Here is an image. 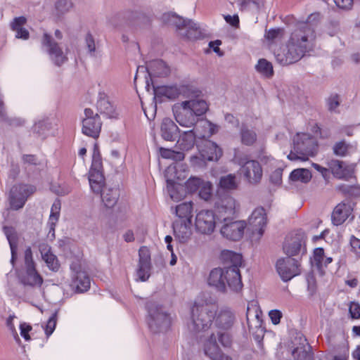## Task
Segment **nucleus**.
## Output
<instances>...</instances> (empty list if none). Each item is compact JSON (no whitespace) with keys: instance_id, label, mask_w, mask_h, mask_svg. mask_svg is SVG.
<instances>
[{"instance_id":"f257e3e1","label":"nucleus","mask_w":360,"mask_h":360,"mask_svg":"<svg viewBox=\"0 0 360 360\" xmlns=\"http://www.w3.org/2000/svg\"><path fill=\"white\" fill-rule=\"evenodd\" d=\"M318 13L308 16L306 21L298 22L285 45L274 51L276 62L282 66L294 64L308 51L309 41L314 39V30L319 21Z\"/></svg>"},{"instance_id":"f03ea898","label":"nucleus","mask_w":360,"mask_h":360,"mask_svg":"<svg viewBox=\"0 0 360 360\" xmlns=\"http://www.w3.org/2000/svg\"><path fill=\"white\" fill-rule=\"evenodd\" d=\"M217 211L218 219L224 224L220 228L221 235L228 240L238 241L244 234L247 224L245 221H233L232 217L236 212V201L232 197L228 196L221 199L217 204Z\"/></svg>"},{"instance_id":"7ed1b4c3","label":"nucleus","mask_w":360,"mask_h":360,"mask_svg":"<svg viewBox=\"0 0 360 360\" xmlns=\"http://www.w3.org/2000/svg\"><path fill=\"white\" fill-rule=\"evenodd\" d=\"M208 284L214 287L217 290L225 292L229 288L233 292H239L243 288L240 274L235 269H227L224 268H214L208 278Z\"/></svg>"},{"instance_id":"20e7f679","label":"nucleus","mask_w":360,"mask_h":360,"mask_svg":"<svg viewBox=\"0 0 360 360\" xmlns=\"http://www.w3.org/2000/svg\"><path fill=\"white\" fill-rule=\"evenodd\" d=\"M191 321L189 330L194 333L208 330L217 315V307L207 303L195 302L191 309Z\"/></svg>"},{"instance_id":"39448f33","label":"nucleus","mask_w":360,"mask_h":360,"mask_svg":"<svg viewBox=\"0 0 360 360\" xmlns=\"http://www.w3.org/2000/svg\"><path fill=\"white\" fill-rule=\"evenodd\" d=\"M165 23L176 27L179 34L189 40H196L202 37L200 28L191 20L184 19L174 13H165L162 15Z\"/></svg>"},{"instance_id":"423d86ee","label":"nucleus","mask_w":360,"mask_h":360,"mask_svg":"<svg viewBox=\"0 0 360 360\" xmlns=\"http://www.w3.org/2000/svg\"><path fill=\"white\" fill-rule=\"evenodd\" d=\"M146 307L148 314V325L151 332L159 333L167 331L170 326L171 320L162 307L154 301H149Z\"/></svg>"},{"instance_id":"0eeeda50","label":"nucleus","mask_w":360,"mask_h":360,"mask_svg":"<svg viewBox=\"0 0 360 360\" xmlns=\"http://www.w3.org/2000/svg\"><path fill=\"white\" fill-rule=\"evenodd\" d=\"M152 86L155 103H162L165 101V98L174 100L180 95H183L185 97H189L194 93L188 85L156 86L152 82Z\"/></svg>"},{"instance_id":"6e6552de","label":"nucleus","mask_w":360,"mask_h":360,"mask_svg":"<svg viewBox=\"0 0 360 360\" xmlns=\"http://www.w3.org/2000/svg\"><path fill=\"white\" fill-rule=\"evenodd\" d=\"M293 148L300 155L314 157L318 153L319 144L313 136L306 133H298L293 138Z\"/></svg>"},{"instance_id":"1a4fd4ad","label":"nucleus","mask_w":360,"mask_h":360,"mask_svg":"<svg viewBox=\"0 0 360 360\" xmlns=\"http://www.w3.org/2000/svg\"><path fill=\"white\" fill-rule=\"evenodd\" d=\"M219 202L220 200L215 202L214 211L202 210L197 214L195 223L197 231L207 235H209L214 231L216 224L220 222L218 219L219 214L217 211V204Z\"/></svg>"},{"instance_id":"9d476101","label":"nucleus","mask_w":360,"mask_h":360,"mask_svg":"<svg viewBox=\"0 0 360 360\" xmlns=\"http://www.w3.org/2000/svg\"><path fill=\"white\" fill-rule=\"evenodd\" d=\"M36 191V187L29 184H19L13 186L9 195L10 208L13 210L22 209L28 198Z\"/></svg>"},{"instance_id":"9b49d317","label":"nucleus","mask_w":360,"mask_h":360,"mask_svg":"<svg viewBox=\"0 0 360 360\" xmlns=\"http://www.w3.org/2000/svg\"><path fill=\"white\" fill-rule=\"evenodd\" d=\"M306 240L307 236L301 230L288 235L283 243V252L290 257L297 255L301 252L304 254L306 252Z\"/></svg>"},{"instance_id":"f8f14e48","label":"nucleus","mask_w":360,"mask_h":360,"mask_svg":"<svg viewBox=\"0 0 360 360\" xmlns=\"http://www.w3.org/2000/svg\"><path fill=\"white\" fill-rule=\"evenodd\" d=\"M300 264L297 260L290 257L280 258L276 264V269L281 278L288 282L301 273Z\"/></svg>"},{"instance_id":"ddd939ff","label":"nucleus","mask_w":360,"mask_h":360,"mask_svg":"<svg viewBox=\"0 0 360 360\" xmlns=\"http://www.w3.org/2000/svg\"><path fill=\"white\" fill-rule=\"evenodd\" d=\"M85 117L82 120V133L96 139L101 129L102 122L98 113L94 114L91 108L84 110Z\"/></svg>"},{"instance_id":"4468645a","label":"nucleus","mask_w":360,"mask_h":360,"mask_svg":"<svg viewBox=\"0 0 360 360\" xmlns=\"http://www.w3.org/2000/svg\"><path fill=\"white\" fill-rule=\"evenodd\" d=\"M172 112L176 121L181 126L191 127L198 122V118L194 115L189 105L184 104V101L175 103L172 107Z\"/></svg>"},{"instance_id":"2eb2a0df","label":"nucleus","mask_w":360,"mask_h":360,"mask_svg":"<svg viewBox=\"0 0 360 360\" xmlns=\"http://www.w3.org/2000/svg\"><path fill=\"white\" fill-rule=\"evenodd\" d=\"M41 44L43 46L46 47L51 59L56 65L60 66L67 61L68 58L64 54L58 43L54 41L51 35L44 33L43 34Z\"/></svg>"},{"instance_id":"dca6fc26","label":"nucleus","mask_w":360,"mask_h":360,"mask_svg":"<svg viewBox=\"0 0 360 360\" xmlns=\"http://www.w3.org/2000/svg\"><path fill=\"white\" fill-rule=\"evenodd\" d=\"M240 174L252 184H256L260 181L262 177V168L257 160H248L243 165L240 169Z\"/></svg>"},{"instance_id":"f3484780","label":"nucleus","mask_w":360,"mask_h":360,"mask_svg":"<svg viewBox=\"0 0 360 360\" xmlns=\"http://www.w3.org/2000/svg\"><path fill=\"white\" fill-rule=\"evenodd\" d=\"M333 175L340 179L351 178L354 172V165L339 160H330L327 163Z\"/></svg>"},{"instance_id":"a211bd4d","label":"nucleus","mask_w":360,"mask_h":360,"mask_svg":"<svg viewBox=\"0 0 360 360\" xmlns=\"http://www.w3.org/2000/svg\"><path fill=\"white\" fill-rule=\"evenodd\" d=\"M249 225L253 234L257 233L261 237L264 231V227L267 223L265 210L262 207L255 209L248 219Z\"/></svg>"},{"instance_id":"6ab92c4d","label":"nucleus","mask_w":360,"mask_h":360,"mask_svg":"<svg viewBox=\"0 0 360 360\" xmlns=\"http://www.w3.org/2000/svg\"><path fill=\"white\" fill-rule=\"evenodd\" d=\"M139 268L137 275L141 281H146L150 276V271L151 269L150 253L148 248L142 246L139 250Z\"/></svg>"},{"instance_id":"aec40b11","label":"nucleus","mask_w":360,"mask_h":360,"mask_svg":"<svg viewBox=\"0 0 360 360\" xmlns=\"http://www.w3.org/2000/svg\"><path fill=\"white\" fill-rule=\"evenodd\" d=\"M151 82L153 77H165L170 74V68L160 59L153 60L146 63V67Z\"/></svg>"},{"instance_id":"412c9836","label":"nucleus","mask_w":360,"mask_h":360,"mask_svg":"<svg viewBox=\"0 0 360 360\" xmlns=\"http://www.w3.org/2000/svg\"><path fill=\"white\" fill-rule=\"evenodd\" d=\"M192 221L189 219H176L173 222V229L175 238L181 243H184L190 238L192 231Z\"/></svg>"},{"instance_id":"4be33fe9","label":"nucleus","mask_w":360,"mask_h":360,"mask_svg":"<svg viewBox=\"0 0 360 360\" xmlns=\"http://www.w3.org/2000/svg\"><path fill=\"white\" fill-rule=\"evenodd\" d=\"M238 183L236 181L235 174H229L221 176L219 179V189L217 191V194L220 196L218 200L224 199L228 196L231 197L225 193L235 191L238 188Z\"/></svg>"},{"instance_id":"5701e85b","label":"nucleus","mask_w":360,"mask_h":360,"mask_svg":"<svg viewBox=\"0 0 360 360\" xmlns=\"http://www.w3.org/2000/svg\"><path fill=\"white\" fill-rule=\"evenodd\" d=\"M179 129L177 125L168 117H165L160 125V134L165 141H174L179 136Z\"/></svg>"},{"instance_id":"b1692460","label":"nucleus","mask_w":360,"mask_h":360,"mask_svg":"<svg viewBox=\"0 0 360 360\" xmlns=\"http://www.w3.org/2000/svg\"><path fill=\"white\" fill-rule=\"evenodd\" d=\"M353 211L350 202H340L334 209L332 214V221L334 225L343 224Z\"/></svg>"},{"instance_id":"393cba45","label":"nucleus","mask_w":360,"mask_h":360,"mask_svg":"<svg viewBox=\"0 0 360 360\" xmlns=\"http://www.w3.org/2000/svg\"><path fill=\"white\" fill-rule=\"evenodd\" d=\"M200 155L204 161H217L222 155V150L216 143L206 141Z\"/></svg>"},{"instance_id":"a878e982","label":"nucleus","mask_w":360,"mask_h":360,"mask_svg":"<svg viewBox=\"0 0 360 360\" xmlns=\"http://www.w3.org/2000/svg\"><path fill=\"white\" fill-rule=\"evenodd\" d=\"M96 108L101 114L105 115L109 118H116L117 117L114 106L105 93H99Z\"/></svg>"},{"instance_id":"bb28decb","label":"nucleus","mask_w":360,"mask_h":360,"mask_svg":"<svg viewBox=\"0 0 360 360\" xmlns=\"http://www.w3.org/2000/svg\"><path fill=\"white\" fill-rule=\"evenodd\" d=\"M20 281L24 285L31 287H41L44 281L36 268L25 269V273L20 277Z\"/></svg>"},{"instance_id":"cd10ccee","label":"nucleus","mask_w":360,"mask_h":360,"mask_svg":"<svg viewBox=\"0 0 360 360\" xmlns=\"http://www.w3.org/2000/svg\"><path fill=\"white\" fill-rule=\"evenodd\" d=\"M89 181L91 190L94 193H99L105 185V178L102 172V169L90 168Z\"/></svg>"},{"instance_id":"c85d7f7f","label":"nucleus","mask_w":360,"mask_h":360,"mask_svg":"<svg viewBox=\"0 0 360 360\" xmlns=\"http://www.w3.org/2000/svg\"><path fill=\"white\" fill-rule=\"evenodd\" d=\"M3 231L6 236L8 241L11 258V263L13 266L15 265V262L17 259V250H18V236L15 228L13 226H4L3 227Z\"/></svg>"},{"instance_id":"c756f323","label":"nucleus","mask_w":360,"mask_h":360,"mask_svg":"<svg viewBox=\"0 0 360 360\" xmlns=\"http://www.w3.org/2000/svg\"><path fill=\"white\" fill-rule=\"evenodd\" d=\"M102 202L107 208L113 207L120 197V191L117 188L105 186L100 191Z\"/></svg>"},{"instance_id":"7c9ffc66","label":"nucleus","mask_w":360,"mask_h":360,"mask_svg":"<svg viewBox=\"0 0 360 360\" xmlns=\"http://www.w3.org/2000/svg\"><path fill=\"white\" fill-rule=\"evenodd\" d=\"M234 320V314L230 309H222L218 315H216L215 324L217 328L228 330L232 327Z\"/></svg>"},{"instance_id":"2f4dec72","label":"nucleus","mask_w":360,"mask_h":360,"mask_svg":"<svg viewBox=\"0 0 360 360\" xmlns=\"http://www.w3.org/2000/svg\"><path fill=\"white\" fill-rule=\"evenodd\" d=\"M300 345L293 349L292 354L296 360H312L313 354L307 348L310 349L307 339L302 335L300 336Z\"/></svg>"},{"instance_id":"473e14b6","label":"nucleus","mask_w":360,"mask_h":360,"mask_svg":"<svg viewBox=\"0 0 360 360\" xmlns=\"http://www.w3.org/2000/svg\"><path fill=\"white\" fill-rule=\"evenodd\" d=\"M204 352L211 360H217L224 354L221 353L217 342V338L213 333L205 343Z\"/></svg>"},{"instance_id":"72a5a7b5","label":"nucleus","mask_w":360,"mask_h":360,"mask_svg":"<svg viewBox=\"0 0 360 360\" xmlns=\"http://www.w3.org/2000/svg\"><path fill=\"white\" fill-rule=\"evenodd\" d=\"M221 259L230 266H226L227 269H235L236 271L240 273L239 266L242 264V255L239 253L234 252L231 250H223L221 252Z\"/></svg>"},{"instance_id":"f704fd0d","label":"nucleus","mask_w":360,"mask_h":360,"mask_svg":"<svg viewBox=\"0 0 360 360\" xmlns=\"http://www.w3.org/2000/svg\"><path fill=\"white\" fill-rule=\"evenodd\" d=\"M72 285L78 292L87 291L90 288V278L85 271L76 272L72 277Z\"/></svg>"},{"instance_id":"c9c22d12","label":"nucleus","mask_w":360,"mask_h":360,"mask_svg":"<svg viewBox=\"0 0 360 360\" xmlns=\"http://www.w3.org/2000/svg\"><path fill=\"white\" fill-rule=\"evenodd\" d=\"M27 19L24 16L15 18L11 22L10 26L12 30L15 32V37L27 40L30 37V33L27 30L23 27L26 24Z\"/></svg>"},{"instance_id":"e433bc0d","label":"nucleus","mask_w":360,"mask_h":360,"mask_svg":"<svg viewBox=\"0 0 360 360\" xmlns=\"http://www.w3.org/2000/svg\"><path fill=\"white\" fill-rule=\"evenodd\" d=\"M48 245L40 246V252L42 259L46 262L47 266L53 271H57L59 269L60 264L57 257L50 251Z\"/></svg>"},{"instance_id":"4c0bfd02","label":"nucleus","mask_w":360,"mask_h":360,"mask_svg":"<svg viewBox=\"0 0 360 360\" xmlns=\"http://www.w3.org/2000/svg\"><path fill=\"white\" fill-rule=\"evenodd\" d=\"M196 136H198V135L193 130L185 131L181 136L179 135L177 141L179 148L182 150H191L194 146Z\"/></svg>"},{"instance_id":"58836bf2","label":"nucleus","mask_w":360,"mask_h":360,"mask_svg":"<svg viewBox=\"0 0 360 360\" xmlns=\"http://www.w3.org/2000/svg\"><path fill=\"white\" fill-rule=\"evenodd\" d=\"M184 105L190 106L191 110L195 115L196 117L204 115L208 110L207 102L202 99H194L184 101Z\"/></svg>"},{"instance_id":"ea45409f","label":"nucleus","mask_w":360,"mask_h":360,"mask_svg":"<svg viewBox=\"0 0 360 360\" xmlns=\"http://www.w3.org/2000/svg\"><path fill=\"white\" fill-rule=\"evenodd\" d=\"M241 143L245 146H252L257 141V134L246 124H243L240 129Z\"/></svg>"},{"instance_id":"a19ab883","label":"nucleus","mask_w":360,"mask_h":360,"mask_svg":"<svg viewBox=\"0 0 360 360\" xmlns=\"http://www.w3.org/2000/svg\"><path fill=\"white\" fill-rule=\"evenodd\" d=\"M193 212L192 202H186L176 205L175 212L179 217L178 219L191 220Z\"/></svg>"},{"instance_id":"79ce46f5","label":"nucleus","mask_w":360,"mask_h":360,"mask_svg":"<svg viewBox=\"0 0 360 360\" xmlns=\"http://www.w3.org/2000/svg\"><path fill=\"white\" fill-rule=\"evenodd\" d=\"M289 179L292 181H301L306 184L311 180V174L307 169H296L290 173Z\"/></svg>"},{"instance_id":"37998d69","label":"nucleus","mask_w":360,"mask_h":360,"mask_svg":"<svg viewBox=\"0 0 360 360\" xmlns=\"http://www.w3.org/2000/svg\"><path fill=\"white\" fill-rule=\"evenodd\" d=\"M352 149H353L352 145L347 143L345 140L336 142L333 146V153L339 157L347 156Z\"/></svg>"},{"instance_id":"c03bdc74","label":"nucleus","mask_w":360,"mask_h":360,"mask_svg":"<svg viewBox=\"0 0 360 360\" xmlns=\"http://www.w3.org/2000/svg\"><path fill=\"white\" fill-rule=\"evenodd\" d=\"M256 70L264 75L266 77H271L274 75L273 65L271 63L269 62L264 58H261L258 60L257 64L255 65Z\"/></svg>"},{"instance_id":"a18cd8bd","label":"nucleus","mask_w":360,"mask_h":360,"mask_svg":"<svg viewBox=\"0 0 360 360\" xmlns=\"http://www.w3.org/2000/svg\"><path fill=\"white\" fill-rule=\"evenodd\" d=\"M72 6L70 0H58L55 4V15L59 18L68 12Z\"/></svg>"},{"instance_id":"49530a36","label":"nucleus","mask_w":360,"mask_h":360,"mask_svg":"<svg viewBox=\"0 0 360 360\" xmlns=\"http://www.w3.org/2000/svg\"><path fill=\"white\" fill-rule=\"evenodd\" d=\"M60 206V202L58 200L53 202L51 207V214L49 217V223L51 224V229L53 231L54 226L59 218Z\"/></svg>"},{"instance_id":"de8ad7c7","label":"nucleus","mask_w":360,"mask_h":360,"mask_svg":"<svg viewBox=\"0 0 360 360\" xmlns=\"http://www.w3.org/2000/svg\"><path fill=\"white\" fill-rule=\"evenodd\" d=\"M326 105L328 111L330 112H338L337 108L340 105V97L338 94H331L326 98Z\"/></svg>"},{"instance_id":"09e8293b","label":"nucleus","mask_w":360,"mask_h":360,"mask_svg":"<svg viewBox=\"0 0 360 360\" xmlns=\"http://www.w3.org/2000/svg\"><path fill=\"white\" fill-rule=\"evenodd\" d=\"M202 181L200 179L191 177L186 182V188L189 193H194L201 187Z\"/></svg>"},{"instance_id":"8fccbe9b","label":"nucleus","mask_w":360,"mask_h":360,"mask_svg":"<svg viewBox=\"0 0 360 360\" xmlns=\"http://www.w3.org/2000/svg\"><path fill=\"white\" fill-rule=\"evenodd\" d=\"M58 317V310L55 311L54 313L49 317L45 328V333L47 337H49L54 331Z\"/></svg>"},{"instance_id":"3c124183","label":"nucleus","mask_w":360,"mask_h":360,"mask_svg":"<svg viewBox=\"0 0 360 360\" xmlns=\"http://www.w3.org/2000/svg\"><path fill=\"white\" fill-rule=\"evenodd\" d=\"M125 18L130 21L148 20V18L146 13L139 11H129L125 13Z\"/></svg>"},{"instance_id":"603ef678","label":"nucleus","mask_w":360,"mask_h":360,"mask_svg":"<svg viewBox=\"0 0 360 360\" xmlns=\"http://www.w3.org/2000/svg\"><path fill=\"white\" fill-rule=\"evenodd\" d=\"M50 129V123L45 120H41L35 123L33 127V131L39 136H44Z\"/></svg>"},{"instance_id":"864d4df0","label":"nucleus","mask_w":360,"mask_h":360,"mask_svg":"<svg viewBox=\"0 0 360 360\" xmlns=\"http://www.w3.org/2000/svg\"><path fill=\"white\" fill-rule=\"evenodd\" d=\"M1 122L6 123L11 127H19L25 124V120L21 117H9L8 114L5 115L1 120Z\"/></svg>"},{"instance_id":"5fc2aeb1","label":"nucleus","mask_w":360,"mask_h":360,"mask_svg":"<svg viewBox=\"0 0 360 360\" xmlns=\"http://www.w3.org/2000/svg\"><path fill=\"white\" fill-rule=\"evenodd\" d=\"M324 250L322 248H317L314 251V259L315 262V264L319 269L323 266V262L324 260Z\"/></svg>"},{"instance_id":"6e6d98bb","label":"nucleus","mask_w":360,"mask_h":360,"mask_svg":"<svg viewBox=\"0 0 360 360\" xmlns=\"http://www.w3.org/2000/svg\"><path fill=\"white\" fill-rule=\"evenodd\" d=\"M91 167L96 169H103L101 155L96 145H95L94 146Z\"/></svg>"},{"instance_id":"4d7b16f0","label":"nucleus","mask_w":360,"mask_h":360,"mask_svg":"<svg viewBox=\"0 0 360 360\" xmlns=\"http://www.w3.org/2000/svg\"><path fill=\"white\" fill-rule=\"evenodd\" d=\"M25 269L36 268L30 247L27 248L25 251Z\"/></svg>"},{"instance_id":"13d9d810","label":"nucleus","mask_w":360,"mask_h":360,"mask_svg":"<svg viewBox=\"0 0 360 360\" xmlns=\"http://www.w3.org/2000/svg\"><path fill=\"white\" fill-rule=\"evenodd\" d=\"M199 196L201 199L206 201L209 200L212 197V188L210 184L203 185L200 188Z\"/></svg>"},{"instance_id":"bf43d9fd","label":"nucleus","mask_w":360,"mask_h":360,"mask_svg":"<svg viewBox=\"0 0 360 360\" xmlns=\"http://www.w3.org/2000/svg\"><path fill=\"white\" fill-rule=\"evenodd\" d=\"M283 32V30L281 28L270 29L269 30H266L265 38L269 41H274L279 37H281Z\"/></svg>"},{"instance_id":"052dcab7","label":"nucleus","mask_w":360,"mask_h":360,"mask_svg":"<svg viewBox=\"0 0 360 360\" xmlns=\"http://www.w3.org/2000/svg\"><path fill=\"white\" fill-rule=\"evenodd\" d=\"M349 312L352 319H360V304L356 302H352L349 304Z\"/></svg>"},{"instance_id":"680f3d73","label":"nucleus","mask_w":360,"mask_h":360,"mask_svg":"<svg viewBox=\"0 0 360 360\" xmlns=\"http://www.w3.org/2000/svg\"><path fill=\"white\" fill-rule=\"evenodd\" d=\"M218 339L219 342L224 347H229L231 346L232 340L231 337L229 333H219Z\"/></svg>"},{"instance_id":"e2e57ef3","label":"nucleus","mask_w":360,"mask_h":360,"mask_svg":"<svg viewBox=\"0 0 360 360\" xmlns=\"http://www.w3.org/2000/svg\"><path fill=\"white\" fill-rule=\"evenodd\" d=\"M269 316L272 323L274 325H277L280 323L283 314L278 309H272L269 312Z\"/></svg>"},{"instance_id":"0e129e2a","label":"nucleus","mask_w":360,"mask_h":360,"mask_svg":"<svg viewBox=\"0 0 360 360\" xmlns=\"http://www.w3.org/2000/svg\"><path fill=\"white\" fill-rule=\"evenodd\" d=\"M283 169L281 168L276 169L270 175V181L276 185L280 184L282 181Z\"/></svg>"},{"instance_id":"69168bd1","label":"nucleus","mask_w":360,"mask_h":360,"mask_svg":"<svg viewBox=\"0 0 360 360\" xmlns=\"http://www.w3.org/2000/svg\"><path fill=\"white\" fill-rule=\"evenodd\" d=\"M22 160L26 165L34 166L38 165V159L35 155L25 154L22 156Z\"/></svg>"},{"instance_id":"338daca9","label":"nucleus","mask_w":360,"mask_h":360,"mask_svg":"<svg viewBox=\"0 0 360 360\" xmlns=\"http://www.w3.org/2000/svg\"><path fill=\"white\" fill-rule=\"evenodd\" d=\"M203 123H204V125L203 127H205V126H207L209 127V132L207 134H203L201 136V137L202 139H205L206 137L209 138L210 137L212 134L217 133V131H218V127L216 124H212V122H210V121L208 120H205L203 121Z\"/></svg>"},{"instance_id":"774afa93","label":"nucleus","mask_w":360,"mask_h":360,"mask_svg":"<svg viewBox=\"0 0 360 360\" xmlns=\"http://www.w3.org/2000/svg\"><path fill=\"white\" fill-rule=\"evenodd\" d=\"M32 328V326L26 323H21L20 326V335L27 341L31 339L29 332Z\"/></svg>"}]
</instances>
